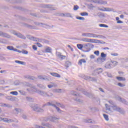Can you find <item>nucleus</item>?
Listing matches in <instances>:
<instances>
[{
	"mask_svg": "<svg viewBox=\"0 0 128 128\" xmlns=\"http://www.w3.org/2000/svg\"><path fill=\"white\" fill-rule=\"evenodd\" d=\"M58 106H60L62 108H64V105L58 103V102H48L46 104H44L42 106V108H44V106H54L56 110L58 112L61 113L62 112V110Z\"/></svg>",
	"mask_w": 128,
	"mask_h": 128,
	"instance_id": "1",
	"label": "nucleus"
},
{
	"mask_svg": "<svg viewBox=\"0 0 128 128\" xmlns=\"http://www.w3.org/2000/svg\"><path fill=\"white\" fill-rule=\"evenodd\" d=\"M26 86H29L31 90H33V92H37V94H40V96H46V92H44V91L40 90H38V89L36 88V87L34 86H32L31 84H30L28 83Z\"/></svg>",
	"mask_w": 128,
	"mask_h": 128,
	"instance_id": "2",
	"label": "nucleus"
},
{
	"mask_svg": "<svg viewBox=\"0 0 128 128\" xmlns=\"http://www.w3.org/2000/svg\"><path fill=\"white\" fill-rule=\"evenodd\" d=\"M94 48V46L92 44L90 43L85 44L84 45L83 48L84 50H82V52H90V48Z\"/></svg>",
	"mask_w": 128,
	"mask_h": 128,
	"instance_id": "3",
	"label": "nucleus"
},
{
	"mask_svg": "<svg viewBox=\"0 0 128 128\" xmlns=\"http://www.w3.org/2000/svg\"><path fill=\"white\" fill-rule=\"evenodd\" d=\"M82 36H86V38H100L102 36L98 35L95 34L93 33H90V32H83L82 34Z\"/></svg>",
	"mask_w": 128,
	"mask_h": 128,
	"instance_id": "4",
	"label": "nucleus"
},
{
	"mask_svg": "<svg viewBox=\"0 0 128 128\" xmlns=\"http://www.w3.org/2000/svg\"><path fill=\"white\" fill-rule=\"evenodd\" d=\"M30 106L34 112H44V109L40 108L36 104H32Z\"/></svg>",
	"mask_w": 128,
	"mask_h": 128,
	"instance_id": "5",
	"label": "nucleus"
},
{
	"mask_svg": "<svg viewBox=\"0 0 128 128\" xmlns=\"http://www.w3.org/2000/svg\"><path fill=\"white\" fill-rule=\"evenodd\" d=\"M60 120L59 117H56V116H48L47 118H45L44 119V122H48L50 120V122H56Z\"/></svg>",
	"mask_w": 128,
	"mask_h": 128,
	"instance_id": "6",
	"label": "nucleus"
},
{
	"mask_svg": "<svg viewBox=\"0 0 128 128\" xmlns=\"http://www.w3.org/2000/svg\"><path fill=\"white\" fill-rule=\"evenodd\" d=\"M82 42H92L94 44H96L98 40L96 39H92L88 38H82Z\"/></svg>",
	"mask_w": 128,
	"mask_h": 128,
	"instance_id": "7",
	"label": "nucleus"
},
{
	"mask_svg": "<svg viewBox=\"0 0 128 128\" xmlns=\"http://www.w3.org/2000/svg\"><path fill=\"white\" fill-rule=\"evenodd\" d=\"M112 108L113 110L118 112H120V114H124V110L118 107L116 105H113L112 106Z\"/></svg>",
	"mask_w": 128,
	"mask_h": 128,
	"instance_id": "8",
	"label": "nucleus"
},
{
	"mask_svg": "<svg viewBox=\"0 0 128 128\" xmlns=\"http://www.w3.org/2000/svg\"><path fill=\"white\" fill-rule=\"evenodd\" d=\"M99 10L102 12H114V9L109 8L102 7V8H98Z\"/></svg>",
	"mask_w": 128,
	"mask_h": 128,
	"instance_id": "9",
	"label": "nucleus"
},
{
	"mask_svg": "<svg viewBox=\"0 0 128 128\" xmlns=\"http://www.w3.org/2000/svg\"><path fill=\"white\" fill-rule=\"evenodd\" d=\"M82 78L84 80H90V82H96V79L86 76H84Z\"/></svg>",
	"mask_w": 128,
	"mask_h": 128,
	"instance_id": "10",
	"label": "nucleus"
},
{
	"mask_svg": "<svg viewBox=\"0 0 128 128\" xmlns=\"http://www.w3.org/2000/svg\"><path fill=\"white\" fill-rule=\"evenodd\" d=\"M94 4H107L108 2L102 0H94L92 1Z\"/></svg>",
	"mask_w": 128,
	"mask_h": 128,
	"instance_id": "11",
	"label": "nucleus"
},
{
	"mask_svg": "<svg viewBox=\"0 0 128 128\" xmlns=\"http://www.w3.org/2000/svg\"><path fill=\"white\" fill-rule=\"evenodd\" d=\"M102 68H98L94 70V73L92 74L93 76H96V74H102Z\"/></svg>",
	"mask_w": 128,
	"mask_h": 128,
	"instance_id": "12",
	"label": "nucleus"
},
{
	"mask_svg": "<svg viewBox=\"0 0 128 128\" xmlns=\"http://www.w3.org/2000/svg\"><path fill=\"white\" fill-rule=\"evenodd\" d=\"M12 34L15 36H16L18 38H23L24 40L26 39V37L20 33H16L15 31H12Z\"/></svg>",
	"mask_w": 128,
	"mask_h": 128,
	"instance_id": "13",
	"label": "nucleus"
},
{
	"mask_svg": "<svg viewBox=\"0 0 128 128\" xmlns=\"http://www.w3.org/2000/svg\"><path fill=\"white\" fill-rule=\"evenodd\" d=\"M56 56H58V58H60V60H64V58H66V56H63L62 54V53L60 52H57L56 53Z\"/></svg>",
	"mask_w": 128,
	"mask_h": 128,
	"instance_id": "14",
	"label": "nucleus"
},
{
	"mask_svg": "<svg viewBox=\"0 0 128 128\" xmlns=\"http://www.w3.org/2000/svg\"><path fill=\"white\" fill-rule=\"evenodd\" d=\"M0 36H3V38H10V36L6 33L2 32L0 31Z\"/></svg>",
	"mask_w": 128,
	"mask_h": 128,
	"instance_id": "15",
	"label": "nucleus"
},
{
	"mask_svg": "<svg viewBox=\"0 0 128 128\" xmlns=\"http://www.w3.org/2000/svg\"><path fill=\"white\" fill-rule=\"evenodd\" d=\"M0 120H4V122H14V120L10 119V118H0Z\"/></svg>",
	"mask_w": 128,
	"mask_h": 128,
	"instance_id": "16",
	"label": "nucleus"
},
{
	"mask_svg": "<svg viewBox=\"0 0 128 128\" xmlns=\"http://www.w3.org/2000/svg\"><path fill=\"white\" fill-rule=\"evenodd\" d=\"M104 68H112V66L110 63V61H109L106 64Z\"/></svg>",
	"mask_w": 128,
	"mask_h": 128,
	"instance_id": "17",
	"label": "nucleus"
},
{
	"mask_svg": "<svg viewBox=\"0 0 128 128\" xmlns=\"http://www.w3.org/2000/svg\"><path fill=\"white\" fill-rule=\"evenodd\" d=\"M71 94L72 96H76L77 98H80V94H78L74 91H72Z\"/></svg>",
	"mask_w": 128,
	"mask_h": 128,
	"instance_id": "18",
	"label": "nucleus"
},
{
	"mask_svg": "<svg viewBox=\"0 0 128 128\" xmlns=\"http://www.w3.org/2000/svg\"><path fill=\"white\" fill-rule=\"evenodd\" d=\"M6 100H10L11 102H14L16 100V97H12L10 96H7L6 97Z\"/></svg>",
	"mask_w": 128,
	"mask_h": 128,
	"instance_id": "19",
	"label": "nucleus"
},
{
	"mask_svg": "<svg viewBox=\"0 0 128 128\" xmlns=\"http://www.w3.org/2000/svg\"><path fill=\"white\" fill-rule=\"evenodd\" d=\"M30 40H34V42H42V39H40L34 37H32Z\"/></svg>",
	"mask_w": 128,
	"mask_h": 128,
	"instance_id": "20",
	"label": "nucleus"
},
{
	"mask_svg": "<svg viewBox=\"0 0 128 128\" xmlns=\"http://www.w3.org/2000/svg\"><path fill=\"white\" fill-rule=\"evenodd\" d=\"M105 106L106 108V110H108V112H112V110L110 108V106L108 104H105Z\"/></svg>",
	"mask_w": 128,
	"mask_h": 128,
	"instance_id": "21",
	"label": "nucleus"
},
{
	"mask_svg": "<svg viewBox=\"0 0 128 128\" xmlns=\"http://www.w3.org/2000/svg\"><path fill=\"white\" fill-rule=\"evenodd\" d=\"M38 78H39V80H48V76H38Z\"/></svg>",
	"mask_w": 128,
	"mask_h": 128,
	"instance_id": "22",
	"label": "nucleus"
},
{
	"mask_svg": "<svg viewBox=\"0 0 128 128\" xmlns=\"http://www.w3.org/2000/svg\"><path fill=\"white\" fill-rule=\"evenodd\" d=\"M110 62L112 66V68H114V66H118V62L114 61V60H110Z\"/></svg>",
	"mask_w": 128,
	"mask_h": 128,
	"instance_id": "23",
	"label": "nucleus"
},
{
	"mask_svg": "<svg viewBox=\"0 0 128 128\" xmlns=\"http://www.w3.org/2000/svg\"><path fill=\"white\" fill-rule=\"evenodd\" d=\"M22 109L18 108H15L14 110V112L18 114L19 112H21Z\"/></svg>",
	"mask_w": 128,
	"mask_h": 128,
	"instance_id": "24",
	"label": "nucleus"
},
{
	"mask_svg": "<svg viewBox=\"0 0 128 128\" xmlns=\"http://www.w3.org/2000/svg\"><path fill=\"white\" fill-rule=\"evenodd\" d=\"M50 74H51V76H55L56 78H60V76L58 73L50 72Z\"/></svg>",
	"mask_w": 128,
	"mask_h": 128,
	"instance_id": "25",
	"label": "nucleus"
},
{
	"mask_svg": "<svg viewBox=\"0 0 128 128\" xmlns=\"http://www.w3.org/2000/svg\"><path fill=\"white\" fill-rule=\"evenodd\" d=\"M106 60V58H98L97 59V62L99 64H102V62H104Z\"/></svg>",
	"mask_w": 128,
	"mask_h": 128,
	"instance_id": "26",
	"label": "nucleus"
},
{
	"mask_svg": "<svg viewBox=\"0 0 128 128\" xmlns=\"http://www.w3.org/2000/svg\"><path fill=\"white\" fill-rule=\"evenodd\" d=\"M86 60L81 59L79 60V62H78V64H80V66H82V63L83 64H86Z\"/></svg>",
	"mask_w": 128,
	"mask_h": 128,
	"instance_id": "27",
	"label": "nucleus"
},
{
	"mask_svg": "<svg viewBox=\"0 0 128 128\" xmlns=\"http://www.w3.org/2000/svg\"><path fill=\"white\" fill-rule=\"evenodd\" d=\"M48 88H56V86H58V85L54 83H53L52 84L48 85Z\"/></svg>",
	"mask_w": 128,
	"mask_h": 128,
	"instance_id": "28",
	"label": "nucleus"
},
{
	"mask_svg": "<svg viewBox=\"0 0 128 128\" xmlns=\"http://www.w3.org/2000/svg\"><path fill=\"white\" fill-rule=\"evenodd\" d=\"M116 80H118L119 81H122V82H124V80H126V78H124V77H120V76H117L116 77Z\"/></svg>",
	"mask_w": 128,
	"mask_h": 128,
	"instance_id": "29",
	"label": "nucleus"
},
{
	"mask_svg": "<svg viewBox=\"0 0 128 128\" xmlns=\"http://www.w3.org/2000/svg\"><path fill=\"white\" fill-rule=\"evenodd\" d=\"M45 52H52V48L50 47H47L45 48Z\"/></svg>",
	"mask_w": 128,
	"mask_h": 128,
	"instance_id": "30",
	"label": "nucleus"
},
{
	"mask_svg": "<svg viewBox=\"0 0 128 128\" xmlns=\"http://www.w3.org/2000/svg\"><path fill=\"white\" fill-rule=\"evenodd\" d=\"M15 62H16V64H22L24 66L26 64V62H24L22 61H20L18 60H15Z\"/></svg>",
	"mask_w": 128,
	"mask_h": 128,
	"instance_id": "31",
	"label": "nucleus"
},
{
	"mask_svg": "<svg viewBox=\"0 0 128 128\" xmlns=\"http://www.w3.org/2000/svg\"><path fill=\"white\" fill-rule=\"evenodd\" d=\"M53 92H54L61 94V92H62V89H54L53 90Z\"/></svg>",
	"mask_w": 128,
	"mask_h": 128,
	"instance_id": "32",
	"label": "nucleus"
},
{
	"mask_svg": "<svg viewBox=\"0 0 128 128\" xmlns=\"http://www.w3.org/2000/svg\"><path fill=\"white\" fill-rule=\"evenodd\" d=\"M1 106H4V108H12V106L10 104H3L1 105Z\"/></svg>",
	"mask_w": 128,
	"mask_h": 128,
	"instance_id": "33",
	"label": "nucleus"
},
{
	"mask_svg": "<svg viewBox=\"0 0 128 128\" xmlns=\"http://www.w3.org/2000/svg\"><path fill=\"white\" fill-rule=\"evenodd\" d=\"M74 100H76V102H78L79 104H82L84 102L82 99H80L78 98H74Z\"/></svg>",
	"mask_w": 128,
	"mask_h": 128,
	"instance_id": "34",
	"label": "nucleus"
},
{
	"mask_svg": "<svg viewBox=\"0 0 128 128\" xmlns=\"http://www.w3.org/2000/svg\"><path fill=\"white\" fill-rule=\"evenodd\" d=\"M84 122H89V124L92 123V120L90 119H84Z\"/></svg>",
	"mask_w": 128,
	"mask_h": 128,
	"instance_id": "35",
	"label": "nucleus"
},
{
	"mask_svg": "<svg viewBox=\"0 0 128 128\" xmlns=\"http://www.w3.org/2000/svg\"><path fill=\"white\" fill-rule=\"evenodd\" d=\"M38 86L39 88H42L43 90H46V86L42 84H38Z\"/></svg>",
	"mask_w": 128,
	"mask_h": 128,
	"instance_id": "36",
	"label": "nucleus"
},
{
	"mask_svg": "<svg viewBox=\"0 0 128 128\" xmlns=\"http://www.w3.org/2000/svg\"><path fill=\"white\" fill-rule=\"evenodd\" d=\"M77 48L79 50H82V48H84V45H82V44H78Z\"/></svg>",
	"mask_w": 128,
	"mask_h": 128,
	"instance_id": "37",
	"label": "nucleus"
},
{
	"mask_svg": "<svg viewBox=\"0 0 128 128\" xmlns=\"http://www.w3.org/2000/svg\"><path fill=\"white\" fill-rule=\"evenodd\" d=\"M71 64H70V61H66L65 64V66H66V68H68V66H70Z\"/></svg>",
	"mask_w": 128,
	"mask_h": 128,
	"instance_id": "38",
	"label": "nucleus"
},
{
	"mask_svg": "<svg viewBox=\"0 0 128 128\" xmlns=\"http://www.w3.org/2000/svg\"><path fill=\"white\" fill-rule=\"evenodd\" d=\"M64 16H67L68 18H72V14L70 13H66L64 14Z\"/></svg>",
	"mask_w": 128,
	"mask_h": 128,
	"instance_id": "39",
	"label": "nucleus"
},
{
	"mask_svg": "<svg viewBox=\"0 0 128 128\" xmlns=\"http://www.w3.org/2000/svg\"><path fill=\"white\" fill-rule=\"evenodd\" d=\"M103 116L104 118L106 120L107 122H108V116L106 114H103Z\"/></svg>",
	"mask_w": 128,
	"mask_h": 128,
	"instance_id": "40",
	"label": "nucleus"
},
{
	"mask_svg": "<svg viewBox=\"0 0 128 128\" xmlns=\"http://www.w3.org/2000/svg\"><path fill=\"white\" fill-rule=\"evenodd\" d=\"M50 124L48 123H45V122H42V126H46V128H48L50 126Z\"/></svg>",
	"mask_w": 128,
	"mask_h": 128,
	"instance_id": "41",
	"label": "nucleus"
},
{
	"mask_svg": "<svg viewBox=\"0 0 128 128\" xmlns=\"http://www.w3.org/2000/svg\"><path fill=\"white\" fill-rule=\"evenodd\" d=\"M24 78H28L29 80H34V78L30 76H24Z\"/></svg>",
	"mask_w": 128,
	"mask_h": 128,
	"instance_id": "42",
	"label": "nucleus"
},
{
	"mask_svg": "<svg viewBox=\"0 0 128 128\" xmlns=\"http://www.w3.org/2000/svg\"><path fill=\"white\" fill-rule=\"evenodd\" d=\"M10 94L13 96H18V93L16 91L12 92H10Z\"/></svg>",
	"mask_w": 128,
	"mask_h": 128,
	"instance_id": "43",
	"label": "nucleus"
},
{
	"mask_svg": "<svg viewBox=\"0 0 128 128\" xmlns=\"http://www.w3.org/2000/svg\"><path fill=\"white\" fill-rule=\"evenodd\" d=\"M54 96V94L51 92H46V96Z\"/></svg>",
	"mask_w": 128,
	"mask_h": 128,
	"instance_id": "44",
	"label": "nucleus"
},
{
	"mask_svg": "<svg viewBox=\"0 0 128 128\" xmlns=\"http://www.w3.org/2000/svg\"><path fill=\"white\" fill-rule=\"evenodd\" d=\"M80 16H88V13L86 12H81L80 14Z\"/></svg>",
	"mask_w": 128,
	"mask_h": 128,
	"instance_id": "45",
	"label": "nucleus"
},
{
	"mask_svg": "<svg viewBox=\"0 0 128 128\" xmlns=\"http://www.w3.org/2000/svg\"><path fill=\"white\" fill-rule=\"evenodd\" d=\"M101 58H106V54H104V52H102Z\"/></svg>",
	"mask_w": 128,
	"mask_h": 128,
	"instance_id": "46",
	"label": "nucleus"
},
{
	"mask_svg": "<svg viewBox=\"0 0 128 128\" xmlns=\"http://www.w3.org/2000/svg\"><path fill=\"white\" fill-rule=\"evenodd\" d=\"M99 26H100V28H108V26L104 24H99Z\"/></svg>",
	"mask_w": 128,
	"mask_h": 128,
	"instance_id": "47",
	"label": "nucleus"
},
{
	"mask_svg": "<svg viewBox=\"0 0 128 128\" xmlns=\"http://www.w3.org/2000/svg\"><path fill=\"white\" fill-rule=\"evenodd\" d=\"M77 20H84V18L80 17V16H78L76 18Z\"/></svg>",
	"mask_w": 128,
	"mask_h": 128,
	"instance_id": "48",
	"label": "nucleus"
},
{
	"mask_svg": "<svg viewBox=\"0 0 128 128\" xmlns=\"http://www.w3.org/2000/svg\"><path fill=\"white\" fill-rule=\"evenodd\" d=\"M94 54H96V56H100V51L96 50L94 52Z\"/></svg>",
	"mask_w": 128,
	"mask_h": 128,
	"instance_id": "49",
	"label": "nucleus"
},
{
	"mask_svg": "<svg viewBox=\"0 0 128 128\" xmlns=\"http://www.w3.org/2000/svg\"><path fill=\"white\" fill-rule=\"evenodd\" d=\"M118 86H120L121 88H124V86H126V84H122L120 82L118 83Z\"/></svg>",
	"mask_w": 128,
	"mask_h": 128,
	"instance_id": "50",
	"label": "nucleus"
},
{
	"mask_svg": "<svg viewBox=\"0 0 128 128\" xmlns=\"http://www.w3.org/2000/svg\"><path fill=\"white\" fill-rule=\"evenodd\" d=\"M7 48H8L9 50H14V46H7Z\"/></svg>",
	"mask_w": 128,
	"mask_h": 128,
	"instance_id": "51",
	"label": "nucleus"
},
{
	"mask_svg": "<svg viewBox=\"0 0 128 128\" xmlns=\"http://www.w3.org/2000/svg\"><path fill=\"white\" fill-rule=\"evenodd\" d=\"M79 8L78 6V5L74 6V10H78Z\"/></svg>",
	"mask_w": 128,
	"mask_h": 128,
	"instance_id": "52",
	"label": "nucleus"
},
{
	"mask_svg": "<svg viewBox=\"0 0 128 128\" xmlns=\"http://www.w3.org/2000/svg\"><path fill=\"white\" fill-rule=\"evenodd\" d=\"M35 44H37V46H38V48H42V44H40V43L36 42Z\"/></svg>",
	"mask_w": 128,
	"mask_h": 128,
	"instance_id": "53",
	"label": "nucleus"
},
{
	"mask_svg": "<svg viewBox=\"0 0 128 128\" xmlns=\"http://www.w3.org/2000/svg\"><path fill=\"white\" fill-rule=\"evenodd\" d=\"M19 92H20V94L22 96H24V94H26V92H24V91L19 90Z\"/></svg>",
	"mask_w": 128,
	"mask_h": 128,
	"instance_id": "54",
	"label": "nucleus"
},
{
	"mask_svg": "<svg viewBox=\"0 0 128 128\" xmlns=\"http://www.w3.org/2000/svg\"><path fill=\"white\" fill-rule=\"evenodd\" d=\"M6 81L4 80H0V84H4Z\"/></svg>",
	"mask_w": 128,
	"mask_h": 128,
	"instance_id": "55",
	"label": "nucleus"
},
{
	"mask_svg": "<svg viewBox=\"0 0 128 128\" xmlns=\"http://www.w3.org/2000/svg\"><path fill=\"white\" fill-rule=\"evenodd\" d=\"M22 118L24 120H26V118H27L28 116H26V115L23 114H22Z\"/></svg>",
	"mask_w": 128,
	"mask_h": 128,
	"instance_id": "56",
	"label": "nucleus"
},
{
	"mask_svg": "<svg viewBox=\"0 0 128 128\" xmlns=\"http://www.w3.org/2000/svg\"><path fill=\"white\" fill-rule=\"evenodd\" d=\"M32 48L34 50H38V48L36 46V45L32 46Z\"/></svg>",
	"mask_w": 128,
	"mask_h": 128,
	"instance_id": "57",
	"label": "nucleus"
},
{
	"mask_svg": "<svg viewBox=\"0 0 128 128\" xmlns=\"http://www.w3.org/2000/svg\"><path fill=\"white\" fill-rule=\"evenodd\" d=\"M120 100L122 102L126 104H128V102L125 100H122V98H120Z\"/></svg>",
	"mask_w": 128,
	"mask_h": 128,
	"instance_id": "58",
	"label": "nucleus"
},
{
	"mask_svg": "<svg viewBox=\"0 0 128 128\" xmlns=\"http://www.w3.org/2000/svg\"><path fill=\"white\" fill-rule=\"evenodd\" d=\"M22 54H28V52L26 50H23L22 51Z\"/></svg>",
	"mask_w": 128,
	"mask_h": 128,
	"instance_id": "59",
	"label": "nucleus"
},
{
	"mask_svg": "<svg viewBox=\"0 0 128 128\" xmlns=\"http://www.w3.org/2000/svg\"><path fill=\"white\" fill-rule=\"evenodd\" d=\"M35 128H42V126L40 125L36 124L34 126Z\"/></svg>",
	"mask_w": 128,
	"mask_h": 128,
	"instance_id": "60",
	"label": "nucleus"
},
{
	"mask_svg": "<svg viewBox=\"0 0 128 128\" xmlns=\"http://www.w3.org/2000/svg\"><path fill=\"white\" fill-rule=\"evenodd\" d=\"M96 58V56L94 54H92L90 56V58Z\"/></svg>",
	"mask_w": 128,
	"mask_h": 128,
	"instance_id": "61",
	"label": "nucleus"
},
{
	"mask_svg": "<svg viewBox=\"0 0 128 128\" xmlns=\"http://www.w3.org/2000/svg\"><path fill=\"white\" fill-rule=\"evenodd\" d=\"M112 56H118V54L117 53H114V54H112Z\"/></svg>",
	"mask_w": 128,
	"mask_h": 128,
	"instance_id": "62",
	"label": "nucleus"
},
{
	"mask_svg": "<svg viewBox=\"0 0 128 128\" xmlns=\"http://www.w3.org/2000/svg\"><path fill=\"white\" fill-rule=\"evenodd\" d=\"M109 104H112V106H114V102L112 100H109L108 101Z\"/></svg>",
	"mask_w": 128,
	"mask_h": 128,
	"instance_id": "63",
	"label": "nucleus"
},
{
	"mask_svg": "<svg viewBox=\"0 0 128 128\" xmlns=\"http://www.w3.org/2000/svg\"><path fill=\"white\" fill-rule=\"evenodd\" d=\"M124 22H122V21L121 20H118L117 22V24H122Z\"/></svg>",
	"mask_w": 128,
	"mask_h": 128,
	"instance_id": "64",
	"label": "nucleus"
}]
</instances>
